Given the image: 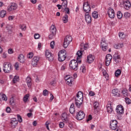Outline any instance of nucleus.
I'll use <instances>...</instances> for the list:
<instances>
[{"label": "nucleus", "mask_w": 131, "mask_h": 131, "mask_svg": "<svg viewBox=\"0 0 131 131\" xmlns=\"http://www.w3.org/2000/svg\"><path fill=\"white\" fill-rule=\"evenodd\" d=\"M83 100V93L81 91H79L75 97V101L76 107L80 108Z\"/></svg>", "instance_id": "nucleus-1"}, {"label": "nucleus", "mask_w": 131, "mask_h": 131, "mask_svg": "<svg viewBox=\"0 0 131 131\" xmlns=\"http://www.w3.org/2000/svg\"><path fill=\"white\" fill-rule=\"evenodd\" d=\"M78 63L79 62L77 60L74 59L72 60L69 64L70 68L75 71H77L78 70Z\"/></svg>", "instance_id": "nucleus-2"}, {"label": "nucleus", "mask_w": 131, "mask_h": 131, "mask_svg": "<svg viewBox=\"0 0 131 131\" xmlns=\"http://www.w3.org/2000/svg\"><path fill=\"white\" fill-rule=\"evenodd\" d=\"M58 61L59 62H63L66 59V50H62L59 52L58 54Z\"/></svg>", "instance_id": "nucleus-3"}, {"label": "nucleus", "mask_w": 131, "mask_h": 131, "mask_svg": "<svg viewBox=\"0 0 131 131\" xmlns=\"http://www.w3.org/2000/svg\"><path fill=\"white\" fill-rule=\"evenodd\" d=\"M12 64L10 63L4 62L3 64V71L5 73H10L12 71Z\"/></svg>", "instance_id": "nucleus-4"}, {"label": "nucleus", "mask_w": 131, "mask_h": 131, "mask_svg": "<svg viewBox=\"0 0 131 131\" xmlns=\"http://www.w3.org/2000/svg\"><path fill=\"white\" fill-rule=\"evenodd\" d=\"M118 122L116 120H112L110 122V128L114 130L118 131V129H121L117 126Z\"/></svg>", "instance_id": "nucleus-5"}, {"label": "nucleus", "mask_w": 131, "mask_h": 131, "mask_svg": "<svg viewBox=\"0 0 131 131\" xmlns=\"http://www.w3.org/2000/svg\"><path fill=\"white\" fill-rule=\"evenodd\" d=\"M72 41V37L71 36L68 35L66 36V37L64 38V41L63 42V48L64 49H66L69 45H70V43Z\"/></svg>", "instance_id": "nucleus-6"}, {"label": "nucleus", "mask_w": 131, "mask_h": 131, "mask_svg": "<svg viewBox=\"0 0 131 131\" xmlns=\"http://www.w3.org/2000/svg\"><path fill=\"white\" fill-rule=\"evenodd\" d=\"M83 10L85 13H91V6L89 2H84L83 4Z\"/></svg>", "instance_id": "nucleus-7"}, {"label": "nucleus", "mask_w": 131, "mask_h": 131, "mask_svg": "<svg viewBox=\"0 0 131 131\" xmlns=\"http://www.w3.org/2000/svg\"><path fill=\"white\" fill-rule=\"evenodd\" d=\"M18 8V5L15 3H11L10 5L7 7V11L8 12H12L15 11Z\"/></svg>", "instance_id": "nucleus-8"}, {"label": "nucleus", "mask_w": 131, "mask_h": 131, "mask_svg": "<svg viewBox=\"0 0 131 131\" xmlns=\"http://www.w3.org/2000/svg\"><path fill=\"white\" fill-rule=\"evenodd\" d=\"M101 49L104 52H106L108 50V43L106 42V40L102 39L101 42Z\"/></svg>", "instance_id": "nucleus-9"}, {"label": "nucleus", "mask_w": 131, "mask_h": 131, "mask_svg": "<svg viewBox=\"0 0 131 131\" xmlns=\"http://www.w3.org/2000/svg\"><path fill=\"white\" fill-rule=\"evenodd\" d=\"M84 116H85L84 113L82 111H80L77 113L76 118L78 120H82L84 118Z\"/></svg>", "instance_id": "nucleus-10"}, {"label": "nucleus", "mask_w": 131, "mask_h": 131, "mask_svg": "<svg viewBox=\"0 0 131 131\" xmlns=\"http://www.w3.org/2000/svg\"><path fill=\"white\" fill-rule=\"evenodd\" d=\"M107 112L110 114H113L114 113V111H113V108L112 107V104H111V102L109 101L107 102V104L106 105Z\"/></svg>", "instance_id": "nucleus-11"}, {"label": "nucleus", "mask_w": 131, "mask_h": 131, "mask_svg": "<svg viewBox=\"0 0 131 131\" xmlns=\"http://www.w3.org/2000/svg\"><path fill=\"white\" fill-rule=\"evenodd\" d=\"M45 56L49 61H53L54 60V55L49 51V50H46L45 52Z\"/></svg>", "instance_id": "nucleus-12"}, {"label": "nucleus", "mask_w": 131, "mask_h": 131, "mask_svg": "<svg viewBox=\"0 0 131 131\" xmlns=\"http://www.w3.org/2000/svg\"><path fill=\"white\" fill-rule=\"evenodd\" d=\"M17 124H18V121H17V119L15 118H13L11 119L10 121V126L12 128H15L16 126H17Z\"/></svg>", "instance_id": "nucleus-13"}, {"label": "nucleus", "mask_w": 131, "mask_h": 131, "mask_svg": "<svg viewBox=\"0 0 131 131\" xmlns=\"http://www.w3.org/2000/svg\"><path fill=\"white\" fill-rule=\"evenodd\" d=\"M116 112L118 114L121 115V114H123L124 112V108H123V106L121 105H119L116 107Z\"/></svg>", "instance_id": "nucleus-14"}, {"label": "nucleus", "mask_w": 131, "mask_h": 131, "mask_svg": "<svg viewBox=\"0 0 131 131\" xmlns=\"http://www.w3.org/2000/svg\"><path fill=\"white\" fill-rule=\"evenodd\" d=\"M107 15L110 18L113 19L115 16V13L114 12V10L112 8H108L107 10Z\"/></svg>", "instance_id": "nucleus-15"}, {"label": "nucleus", "mask_w": 131, "mask_h": 131, "mask_svg": "<svg viewBox=\"0 0 131 131\" xmlns=\"http://www.w3.org/2000/svg\"><path fill=\"white\" fill-rule=\"evenodd\" d=\"M111 60H112V55H111V54H107L105 58L106 66H109L110 65V63H111Z\"/></svg>", "instance_id": "nucleus-16"}, {"label": "nucleus", "mask_w": 131, "mask_h": 131, "mask_svg": "<svg viewBox=\"0 0 131 131\" xmlns=\"http://www.w3.org/2000/svg\"><path fill=\"white\" fill-rule=\"evenodd\" d=\"M39 61V57L35 56L33 58L32 60V65L34 67L36 66L37 64H38V62Z\"/></svg>", "instance_id": "nucleus-17"}, {"label": "nucleus", "mask_w": 131, "mask_h": 131, "mask_svg": "<svg viewBox=\"0 0 131 131\" xmlns=\"http://www.w3.org/2000/svg\"><path fill=\"white\" fill-rule=\"evenodd\" d=\"M77 55L78 56L77 57V61L78 62L79 64L81 62V58H82V50L78 51L77 52Z\"/></svg>", "instance_id": "nucleus-18"}, {"label": "nucleus", "mask_w": 131, "mask_h": 131, "mask_svg": "<svg viewBox=\"0 0 131 131\" xmlns=\"http://www.w3.org/2000/svg\"><path fill=\"white\" fill-rule=\"evenodd\" d=\"M84 17L86 23L90 24L92 22V17L90 15V13H85Z\"/></svg>", "instance_id": "nucleus-19"}, {"label": "nucleus", "mask_w": 131, "mask_h": 131, "mask_svg": "<svg viewBox=\"0 0 131 131\" xmlns=\"http://www.w3.org/2000/svg\"><path fill=\"white\" fill-rule=\"evenodd\" d=\"M123 6H124V9H125L127 10H129V9H130V7H131L130 2H129V1H126L123 2Z\"/></svg>", "instance_id": "nucleus-20"}, {"label": "nucleus", "mask_w": 131, "mask_h": 131, "mask_svg": "<svg viewBox=\"0 0 131 131\" xmlns=\"http://www.w3.org/2000/svg\"><path fill=\"white\" fill-rule=\"evenodd\" d=\"M61 120H62V121H63V122H66V123H67V122H68L69 120L68 119V115H67V114H66V113L62 114L61 116Z\"/></svg>", "instance_id": "nucleus-21"}, {"label": "nucleus", "mask_w": 131, "mask_h": 131, "mask_svg": "<svg viewBox=\"0 0 131 131\" xmlns=\"http://www.w3.org/2000/svg\"><path fill=\"white\" fill-rule=\"evenodd\" d=\"M94 60H95V56H94V55L89 54V56H87V61L88 63H93Z\"/></svg>", "instance_id": "nucleus-22"}, {"label": "nucleus", "mask_w": 131, "mask_h": 131, "mask_svg": "<svg viewBox=\"0 0 131 131\" xmlns=\"http://www.w3.org/2000/svg\"><path fill=\"white\" fill-rule=\"evenodd\" d=\"M50 30L51 33H53V34H56V33H57V29L56 28V26H55L54 25H52L51 26Z\"/></svg>", "instance_id": "nucleus-23"}, {"label": "nucleus", "mask_w": 131, "mask_h": 131, "mask_svg": "<svg viewBox=\"0 0 131 131\" xmlns=\"http://www.w3.org/2000/svg\"><path fill=\"white\" fill-rule=\"evenodd\" d=\"M18 60L20 63H24L25 59L24 58V55L21 54L18 56Z\"/></svg>", "instance_id": "nucleus-24"}, {"label": "nucleus", "mask_w": 131, "mask_h": 131, "mask_svg": "<svg viewBox=\"0 0 131 131\" xmlns=\"http://www.w3.org/2000/svg\"><path fill=\"white\" fill-rule=\"evenodd\" d=\"M61 1L63 2L61 5V9L62 10H65V8H67L68 2H67V0H61Z\"/></svg>", "instance_id": "nucleus-25"}, {"label": "nucleus", "mask_w": 131, "mask_h": 131, "mask_svg": "<svg viewBox=\"0 0 131 131\" xmlns=\"http://www.w3.org/2000/svg\"><path fill=\"white\" fill-rule=\"evenodd\" d=\"M112 94L116 97H119V96H120V94H119V91H118V89H113L112 90Z\"/></svg>", "instance_id": "nucleus-26"}, {"label": "nucleus", "mask_w": 131, "mask_h": 131, "mask_svg": "<svg viewBox=\"0 0 131 131\" xmlns=\"http://www.w3.org/2000/svg\"><path fill=\"white\" fill-rule=\"evenodd\" d=\"M121 94H122V96L125 98L128 96V93L127 92V90L126 89H123L122 90Z\"/></svg>", "instance_id": "nucleus-27"}, {"label": "nucleus", "mask_w": 131, "mask_h": 131, "mask_svg": "<svg viewBox=\"0 0 131 131\" xmlns=\"http://www.w3.org/2000/svg\"><path fill=\"white\" fill-rule=\"evenodd\" d=\"M74 112H75V109L74 108V104L72 103L70 107V113L71 114H73V113H74Z\"/></svg>", "instance_id": "nucleus-28"}, {"label": "nucleus", "mask_w": 131, "mask_h": 131, "mask_svg": "<svg viewBox=\"0 0 131 131\" xmlns=\"http://www.w3.org/2000/svg\"><path fill=\"white\" fill-rule=\"evenodd\" d=\"M1 99H2L3 101H7L8 98L7 97V95L5 94H4V93H1L0 94V100Z\"/></svg>", "instance_id": "nucleus-29"}, {"label": "nucleus", "mask_w": 131, "mask_h": 131, "mask_svg": "<svg viewBox=\"0 0 131 131\" xmlns=\"http://www.w3.org/2000/svg\"><path fill=\"white\" fill-rule=\"evenodd\" d=\"M114 47L115 49H121L123 47V43L115 44Z\"/></svg>", "instance_id": "nucleus-30"}, {"label": "nucleus", "mask_w": 131, "mask_h": 131, "mask_svg": "<svg viewBox=\"0 0 131 131\" xmlns=\"http://www.w3.org/2000/svg\"><path fill=\"white\" fill-rule=\"evenodd\" d=\"M114 57L115 62H116V63H118V62H119V60H120V55H115Z\"/></svg>", "instance_id": "nucleus-31"}, {"label": "nucleus", "mask_w": 131, "mask_h": 131, "mask_svg": "<svg viewBox=\"0 0 131 131\" xmlns=\"http://www.w3.org/2000/svg\"><path fill=\"white\" fill-rule=\"evenodd\" d=\"M6 15H7V11L5 10H2L0 12V17H1V18H4Z\"/></svg>", "instance_id": "nucleus-32"}, {"label": "nucleus", "mask_w": 131, "mask_h": 131, "mask_svg": "<svg viewBox=\"0 0 131 131\" xmlns=\"http://www.w3.org/2000/svg\"><path fill=\"white\" fill-rule=\"evenodd\" d=\"M62 21L63 23H67L68 22V15L67 14L64 15L63 17Z\"/></svg>", "instance_id": "nucleus-33"}, {"label": "nucleus", "mask_w": 131, "mask_h": 131, "mask_svg": "<svg viewBox=\"0 0 131 131\" xmlns=\"http://www.w3.org/2000/svg\"><path fill=\"white\" fill-rule=\"evenodd\" d=\"M80 71L82 73H85V71H86V69H85V67L84 66H81L80 67Z\"/></svg>", "instance_id": "nucleus-34"}, {"label": "nucleus", "mask_w": 131, "mask_h": 131, "mask_svg": "<svg viewBox=\"0 0 131 131\" xmlns=\"http://www.w3.org/2000/svg\"><path fill=\"white\" fill-rule=\"evenodd\" d=\"M92 16L93 18H94V19H97L98 18V12L94 11L93 12H92Z\"/></svg>", "instance_id": "nucleus-35"}, {"label": "nucleus", "mask_w": 131, "mask_h": 131, "mask_svg": "<svg viewBox=\"0 0 131 131\" xmlns=\"http://www.w3.org/2000/svg\"><path fill=\"white\" fill-rule=\"evenodd\" d=\"M28 98H29V94H26L24 96L23 98V101L24 103H26L28 100Z\"/></svg>", "instance_id": "nucleus-36"}, {"label": "nucleus", "mask_w": 131, "mask_h": 131, "mask_svg": "<svg viewBox=\"0 0 131 131\" xmlns=\"http://www.w3.org/2000/svg\"><path fill=\"white\" fill-rule=\"evenodd\" d=\"M120 74H121V71L120 70H117L115 73V76L117 77L120 76Z\"/></svg>", "instance_id": "nucleus-37"}, {"label": "nucleus", "mask_w": 131, "mask_h": 131, "mask_svg": "<svg viewBox=\"0 0 131 131\" xmlns=\"http://www.w3.org/2000/svg\"><path fill=\"white\" fill-rule=\"evenodd\" d=\"M19 80V76H15L13 79V82H18Z\"/></svg>", "instance_id": "nucleus-38"}, {"label": "nucleus", "mask_w": 131, "mask_h": 131, "mask_svg": "<svg viewBox=\"0 0 131 131\" xmlns=\"http://www.w3.org/2000/svg\"><path fill=\"white\" fill-rule=\"evenodd\" d=\"M124 16L126 19H127L130 17V13L128 12H126L124 13Z\"/></svg>", "instance_id": "nucleus-39"}, {"label": "nucleus", "mask_w": 131, "mask_h": 131, "mask_svg": "<svg viewBox=\"0 0 131 131\" xmlns=\"http://www.w3.org/2000/svg\"><path fill=\"white\" fill-rule=\"evenodd\" d=\"M42 94L44 97H47V96L49 95V91H48L47 90H45L43 91Z\"/></svg>", "instance_id": "nucleus-40"}, {"label": "nucleus", "mask_w": 131, "mask_h": 131, "mask_svg": "<svg viewBox=\"0 0 131 131\" xmlns=\"http://www.w3.org/2000/svg\"><path fill=\"white\" fill-rule=\"evenodd\" d=\"M19 27L23 31H25L26 30V26H25V25H20L19 26Z\"/></svg>", "instance_id": "nucleus-41"}, {"label": "nucleus", "mask_w": 131, "mask_h": 131, "mask_svg": "<svg viewBox=\"0 0 131 131\" xmlns=\"http://www.w3.org/2000/svg\"><path fill=\"white\" fill-rule=\"evenodd\" d=\"M117 17L118 19H121V18H122V13L120 11H118L117 12Z\"/></svg>", "instance_id": "nucleus-42"}, {"label": "nucleus", "mask_w": 131, "mask_h": 131, "mask_svg": "<svg viewBox=\"0 0 131 131\" xmlns=\"http://www.w3.org/2000/svg\"><path fill=\"white\" fill-rule=\"evenodd\" d=\"M99 102L95 101L93 104L94 109H97V108L99 107Z\"/></svg>", "instance_id": "nucleus-43"}, {"label": "nucleus", "mask_w": 131, "mask_h": 131, "mask_svg": "<svg viewBox=\"0 0 131 131\" xmlns=\"http://www.w3.org/2000/svg\"><path fill=\"white\" fill-rule=\"evenodd\" d=\"M82 48H83L84 50H87V49H89V44L85 43L83 46H82L80 48L81 50H82Z\"/></svg>", "instance_id": "nucleus-44"}, {"label": "nucleus", "mask_w": 131, "mask_h": 131, "mask_svg": "<svg viewBox=\"0 0 131 131\" xmlns=\"http://www.w3.org/2000/svg\"><path fill=\"white\" fill-rule=\"evenodd\" d=\"M119 36L120 38L123 39L125 37V35H124V33H119Z\"/></svg>", "instance_id": "nucleus-45"}, {"label": "nucleus", "mask_w": 131, "mask_h": 131, "mask_svg": "<svg viewBox=\"0 0 131 131\" xmlns=\"http://www.w3.org/2000/svg\"><path fill=\"white\" fill-rule=\"evenodd\" d=\"M64 10L66 11V14H70V9L69 8L66 7Z\"/></svg>", "instance_id": "nucleus-46"}, {"label": "nucleus", "mask_w": 131, "mask_h": 131, "mask_svg": "<svg viewBox=\"0 0 131 131\" xmlns=\"http://www.w3.org/2000/svg\"><path fill=\"white\" fill-rule=\"evenodd\" d=\"M74 81V79L73 77H71L67 81V82H73Z\"/></svg>", "instance_id": "nucleus-47"}, {"label": "nucleus", "mask_w": 131, "mask_h": 131, "mask_svg": "<svg viewBox=\"0 0 131 131\" xmlns=\"http://www.w3.org/2000/svg\"><path fill=\"white\" fill-rule=\"evenodd\" d=\"M6 28L7 30H8V31H11V30H12V26H11L10 25H7Z\"/></svg>", "instance_id": "nucleus-48"}, {"label": "nucleus", "mask_w": 131, "mask_h": 131, "mask_svg": "<svg viewBox=\"0 0 131 131\" xmlns=\"http://www.w3.org/2000/svg\"><path fill=\"white\" fill-rule=\"evenodd\" d=\"M125 101L126 104H130V99L128 97L125 98Z\"/></svg>", "instance_id": "nucleus-49"}, {"label": "nucleus", "mask_w": 131, "mask_h": 131, "mask_svg": "<svg viewBox=\"0 0 131 131\" xmlns=\"http://www.w3.org/2000/svg\"><path fill=\"white\" fill-rule=\"evenodd\" d=\"M17 117L18 122L20 123L22 122L23 120H22V117H21V116H20L19 115H17Z\"/></svg>", "instance_id": "nucleus-50"}, {"label": "nucleus", "mask_w": 131, "mask_h": 131, "mask_svg": "<svg viewBox=\"0 0 131 131\" xmlns=\"http://www.w3.org/2000/svg\"><path fill=\"white\" fill-rule=\"evenodd\" d=\"M32 57H33V53L30 52L28 55V58H29V59H31L32 58Z\"/></svg>", "instance_id": "nucleus-51"}, {"label": "nucleus", "mask_w": 131, "mask_h": 131, "mask_svg": "<svg viewBox=\"0 0 131 131\" xmlns=\"http://www.w3.org/2000/svg\"><path fill=\"white\" fill-rule=\"evenodd\" d=\"M14 68L16 69V70H19V63L18 62H16L15 65H14Z\"/></svg>", "instance_id": "nucleus-52"}, {"label": "nucleus", "mask_w": 131, "mask_h": 131, "mask_svg": "<svg viewBox=\"0 0 131 131\" xmlns=\"http://www.w3.org/2000/svg\"><path fill=\"white\" fill-rule=\"evenodd\" d=\"M50 47H51V49H54V48L55 47V41H52L51 42Z\"/></svg>", "instance_id": "nucleus-53"}, {"label": "nucleus", "mask_w": 131, "mask_h": 131, "mask_svg": "<svg viewBox=\"0 0 131 131\" xmlns=\"http://www.w3.org/2000/svg\"><path fill=\"white\" fill-rule=\"evenodd\" d=\"M89 96H90V97H94V96H95V95H96V93H95V92H94L93 91H90L89 92Z\"/></svg>", "instance_id": "nucleus-54"}, {"label": "nucleus", "mask_w": 131, "mask_h": 131, "mask_svg": "<svg viewBox=\"0 0 131 131\" xmlns=\"http://www.w3.org/2000/svg\"><path fill=\"white\" fill-rule=\"evenodd\" d=\"M26 81L27 82H31V78L29 76H28L26 79Z\"/></svg>", "instance_id": "nucleus-55"}, {"label": "nucleus", "mask_w": 131, "mask_h": 131, "mask_svg": "<svg viewBox=\"0 0 131 131\" xmlns=\"http://www.w3.org/2000/svg\"><path fill=\"white\" fill-rule=\"evenodd\" d=\"M8 53L11 55L12 54H14V51H13V49H9L8 50Z\"/></svg>", "instance_id": "nucleus-56"}, {"label": "nucleus", "mask_w": 131, "mask_h": 131, "mask_svg": "<svg viewBox=\"0 0 131 131\" xmlns=\"http://www.w3.org/2000/svg\"><path fill=\"white\" fill-rule=\"evenodd\" d=\"M93 119V117H92V115H90L86 120L87 122H89L90 120H92Z\"/></svg>", "instance_id": "nucleus-57"}, {"label": "nucleus", "mask_w": 131, "mask_h": 131, "mask_svg": "<svg viewBox=\"0 0 131 131\" xmlns=\"http://www.w3.org/2000/svg\"><path fill=\"white\" fill-rule=\"evenodd\" d=\"M34 37L35 39H38V38H39V34H35L34 35Z\"/></svg>", "instance_id": "nucleus-58"}, {"label": "nucleus", "mask_w": 131, "mask_h": 131, "mask_svg": "<svg viewBox=\"0 0 131 131\" xmlns=\"http://www.w3.org/2000/svg\"><path fill=\"white\" fill-rule=\"evenodd\" d=\"M69 127L70 128H73V123L71 122H69Z\"/></svg>", "instance_id": "nucleus-59"}, {"label": "nucleus", "mask_w": 131, "mask_h": 131, "mask_svg": "<svg viewBox=\"0 0 131 131\" xmlns=\"http://www.w3.org/2000/svg\"><path fill=\"white\" fill-rule=\"evenodd\" d=\"M10 105H15V103L14 102V99L11 98L10 101Z\"/></svg>", "instance_id": "nucleus-60"}, {"label": "nucleus", "mask_w": 131, "mask_h": 131, "mask_svg": "<svg viewBox=\"0 0 131 131\" xmlns=\"http://www.w3.org/2000/svg\"><path fill=\"white\" fill-rule=\"evenodd\" d=\"M56 34L51 33V34L49 35V39H53V37H54V35H55Z\"/></svg>", "instance_id": "nucleus-61"}, {"label": "nucleus", "mask_w": 131, "mask_h": 131, "mask_svg": "<svg viewBox=\"0 0 131 131\" xmlns=\"http://www.w3.org/2000/svg\"><path fill=\"white\" fill-rule=\"evenodd\" d=\"M59 125L60 128H63V127H64V124L63 122H60Z\"/></svg>", "instance_id": "nucleus-62"}, {"label": "nucleus", "mask_w": 131, "mask_h": 131, "mask_svg": "<svg viewBox=\"0 0 131 131\" xmlns=\"http://www.w3.org/2000/svg\"><path fill=\"white\" fill-rule=\"evenodd\" d=\"M46 126L48 130H50V128L49 127V124H50V123H49L48 121L46 122Z\"/></svg>", "instance_id": "nucleus-63"}, {"label": "nucleus", "mask_w": 131, "mask_h": 131, "mask_svg": "<svg viewBox=\"0 0 131 131\" xmlns=\"http://www.w3.org/2000/svg\"><path fill=\"white\" fill-rule=\"evenodd\" d=\"M70 77H71L70 75H67L64 77V80H66V81H67L69 78H70Z\"/></svg>", "instance_id": "nucleus-64"}]
</instances>
